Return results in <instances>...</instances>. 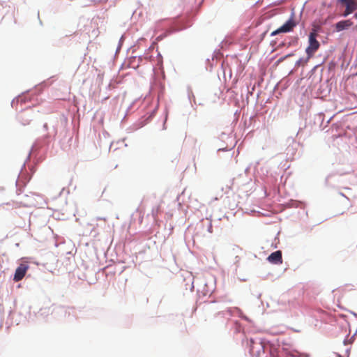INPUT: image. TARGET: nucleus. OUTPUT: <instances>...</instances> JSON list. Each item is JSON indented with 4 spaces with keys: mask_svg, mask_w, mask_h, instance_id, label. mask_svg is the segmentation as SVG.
Wrapping results in <instances>:
<instances>
[{
    "mask_svg": "<svg viewBox=\"0 0 357 357\" xmlns=\"http://www.w3.org/2000/svg\"><path fill=\"white\" fill-rule=\"evenodd\" d=\"M317 33L315 29H313L309 34L308 43L309 45L305 50V52L308 59L313 56L314 53L319 50L320 47L319 42L317 40Z\"/></svg>",
    "mask_w": 357,
    "mask_h": 357,
    "instance_id": "nucleus-1",
    "label": "nucleus"
},
{
    "mask_svg": "<svg viewBox=\"0 0 357 357\" xmlns=\"http://www.w3.org/2000/svg\"><path fill=\"white\" fill-rule=\"evenodd\" d=\"M297 26V22L295 20L294 15L292 14L289 19L278 29L271 32V36H275L281 33H289L292 31L294 28Z\"/></svg>",
    "mask_w": 357,
    "mask_h": 357,
    "instance_id": "nucleus-2",
    "label": "nucleus"
},
{
    "mask_svg": "<svg viewBox=\"0 0 357 357\" xmlns=\"http://www.w3.org/2000/svg\"><path fill=\"white\" fill-rule=\"evenodd\" d=\"M338 2L345 6V10L342 15L347 17L357 10L356 0H338Z\"/></svg>",
    "mask_w": 357,
    "mask_h": 357,
    "instance_id": "nucleus-3",
    "label": "nucleus"
},
{
    "mask_svg": "<svg viewBox=\"0 0 357 357\" xmlns=\"http://www.w3.org/2000/svg\"><path fill=\"white\" fill-rule=\"evenodd\" d=\"M28 269L29 266L27 264H20V266L15 270L13 280L15 282H19L22 280L23 278L25 276Z\"/></svg>",
    "mask_w": 357,
    "mask_h": 357,
    "instance_id": "nucleus-4",
    "label": "nucleus"
},
{
    "mask_svg": "<svg viewBox=\"0 0 357 357\" xmlns=\"http://www.w3.org/2000/svg\"><path fill=\"white\" fill-rule=\"evenodd\" d=\"M351 20H342L335 24V30L337 32L347 29L353 25Z\"/></svg>",
    "mask_w": 357,
    "mask_h": 357,
    "instance_id": "nucleus-5",
    "label": "nucleus"
},
{
    "mask_svg": "<svg viewBox=\"0 0 357 357\" xmlns=\"http://www.w3.org/2000/svg\"><path fill=\"white\" fill-rule=\"evenodd\" d=\"M268 260L272 264H282V252L280 250L275 251L271 253L268 257Z\"/></svg>",
    "mask_w": 357,
    "mask_h": 357,
    "instance_id": "nucleus-6",
    "label": "nucleus"
},
{
    "mask_svg": "<svg viewBox=\"0 0 357 357\" xmlns=\"http://www.w3.org/2000/svg\"><path fill=\"white\" fill-rule=\"evenodd\" d=\"M208 231L209 233H212L213 232V226H212V224L211 222H208Z\"/></svg>",
    "mask_w": 357,
    "mask_h": 357,
    "instance_id": "nucleus-7",
    "label": "nucleus"
},
{
    "mask_svg": "<svg viewBox=\"0 0 357 357\" xmlns=\"http://www.w3.org/2000/svg\"><path fill=\"white\" fill-rule=\"evenodd\" d=\"M355 17H356V18H357V14H356V15H355Z\"/></svg>",
    "mask_w": 357,
    "mask_h": 357,
    "instance_id": "nucleus-8",
    "label": "nucleus"
}]
</instances>
